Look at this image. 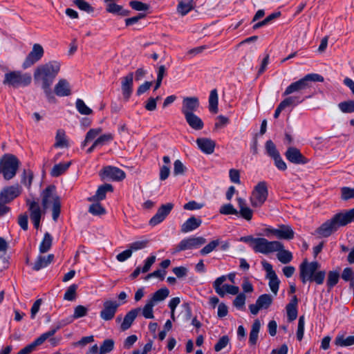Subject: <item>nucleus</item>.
Returning a JSON list of instances; mask_svg holds the SVG:
<instances>
[{"label": "nucleus", "instance_id": "f257e3e1", "mask_svg": "<svg viewBox=\"0 0 354 354\" xmlns=\"http://www.w3.org/2000/svg\"><path fill=\"white\" fill-rule=\"evenodd\" d=\"M324 82V77L317 73H310L305 75L303 78L291 83L285 90L283 95H290L283 100L277 107L274 118H277L281 112L286 107L290 106H295L302 103L306 98L310 97V95L304 97L302 93L303 91L310 87H311V82Z\"/></svg>", "mask_w": 354, "mask_h": 354}, {"label": "nucleus", "instance_id": "f03ea898", "mask_svg": "<svg viewBox=\"0 0 354 354\" xmlns=\"http://www.w3.org/2000/svg\"><path fill=\"white\" fill-rule=\"evenodd\" d=\"M41 204L44 211L38 202L34 200L28 199L26 204L28 206L30 211V219L33 223L35 228L38 229L40 225V220L43 213L45 210L52 205V216L53 221H56L60 214L61 203L59 196L55 192V187L54 185H49L41 193Z\"/></svg>", "mask_w": 354, "mask_h": 354}, {"label": "nucleus", "instance_id": "7ed1b4c3", "mask_svg": "<svg viewBox=\"0 0 354 354\" xmlns=\"http://www.w3.org/2000/svg\"><path fill=\"white\" fill-rule=\"evenodd\" d=\"M60 68L61 64L59 62L50 61L38 66L34 71L35 82L41 85L49 100L53 98L50 87L58 75Z\"/></svg>", "mask_w": 354, "mask_h": 354}, {"label": "nucleus", "instance_id": "20e7f679", "mask_svg": "<svg viewBox=\"0 0 354 354\" xmlns=\"http://www.w3.org/2000/svg\"><path fill=\"white\" fill-rule=\"evenodd\" d=\"M320 264L317 261L308 263L305 259L299 266V275L301 281L305 283L307 281H315L317 284L321 285L324 283L326 272L318 270Z\"/></svg>", "mask_w": 354, "mask_h": 354}, {"label": "nucleus", "instance_id": "39448f33", "mask_svg": "<svg viewBox=\"0 0 354 354\" xmlns=\"http://www.w3.org/2000/svg\"><path fill=\"white\" fill-rule=\"evenodd\" d=\"M19 165L20 162L15 156L6 153L0 159V174H3L5 180H9L15 176Z\"/></svg>", "mask_w": 354, "mask_h": 354}, {"label": "nucleus", "instance_id": "423d86ee", "mask_svg": "<svg viewBox=\"0 0 354 354\" xmlns=\"http://www.w3.org/2000/svg\"><path fill=\"white\" fill-rule=\"evenodd\" d=\"M32 81V77L29 73H22L19 71H14L5 74L3 84L18 88L19 86H27Z\"/></svg>", "mask_w": 354, "mask_h": 354}, {"label": "nucleus", "instance_id": "0eeeda50", "mask_svg": "<svg viewBox=\"0 0 354 354\" xmlns=\"http://www.w3.org/2000/svg\"><path fill=\"white\" fill-rule=\"evenodd\" d=\"M268 190L267 183L265 181L259 182L252 191L250 201L253 207H259L267 200Z\"/></svg>", "mask_w": 354, "mask_h": 354}, {"label": "nucleus", "instance_id": "6e6552de", "mask_svg": "<svg viewBox=\"0 0 354 354\" xmlns=\"http://www.w3.org/2000/svg\"><path fill=\"white\" fill-rule=\"evenodd\" d=\"M283 248V244L279 241H269L265 238H257V243L254 245V251L266 254L279 250Z\"/></svg>", "mask_w": 354, "mask_h": 354}, {"label": "nucleus", "instance_id": "1a4fd4ad", "mask_svg": "<svg viewBox=\"0 0 354 354\" xmlns=\"http://www.w3.org/2000/svg\"><path fill=\"white\" fill-rule=\"evenodd\" d=\"M227 280V277L222 275L218 277L213 283V287L215 292L221 297H224L225 295L228 293L232 295H237L239 292V288L238 286L223 284V283Z\"/></svg>", "mask_w": 354, "mask_h": 354}, {"label": "nucleus", "instance_id": "9d476101", "mask_svg": "<svg viewBox=\"0 0 354 354\" xmlns=\"http://www.w3.org/2000/svg\"><path fill=\"white\" fill-rule=\"evenodd\" d=\"M205 243L206 239L202 236L184 239L175 246L172 253L175 254L180 251L198 248Z\"/></svg>", "mask_w": 354, "mask_h": 354}, {"label": "nucleus", "instance_id": "9b49d317", "mask_svg": "<svg viewBox=\"0 0 354 354\" xmlns=\"http://www.w3.org/2000/svg\"><path fill=\"white\" fill-rule=\"evenodd\" d=\"M44 54V50L42 46L39 44H35L23 62V68L26 69L33 66L42 58Z\"/></svg>", "mask_w": 354, "mask_h": 354}, {"label": "nucleus", "instance_id": "f8f14e48", "mask_svg": "<svg viewBox=\"0 0 354 354\" xmlns=\"http://www.w3.org/2000/svg\"><path fill=\"white\" fill-rule=\"evenodd\" d=\"M341 226L337 214H335L332 218L326 221L317 228V233L323 237H328Z\"/></svg>", "mask_w": 354, "mask_h": 354}, {"label": "nucleus", "instance_id": "ddd939ff", "mask_svg": "<svg viewBox=\"0 0 354 354\" xmlns=\"http://www.w3.org/2000/svg\"><path fill=\"white\" fill-rule=\"evenodd\" d=\"M261 264L266 272V277L269 279V287L274 295H277L279 290L280 281L273 270L272 266L270 263L266 261H263Z\"/></svg>", "mask_w": 354, "mask_h": 354}, {"label": "nucleus", "instance_id": "4468645a", "mask_svg": "<svg viewBox=\"0 0 354 354\" xmlns=\"http://www.w3.org/2000/svg\"><path fill=\"white\" fill-rule=\"evenodd\" d=\"M273 298L269 294L260 295L255 304L249 305V309L252 315H257L261 309H268L272 304Z\"/></svg>", "mask_w": 354, "mask_h": 354}, {"label": "nucleus", "instance_id": "2eb2a0df", "mask_svg": "<svg viewBox=\"0 0 354 354\" xmlns=\"http://www.w3.org/2000/svg\"><path fill=\"white\" fill-rule=\"evenodd\" d=\"M120 304L117 301L106 300L103 303V308L100 312V317L104 321L111 320L116 313Z\"/></svg>", "mask_w": 354, "mask_h": 354}, {"label": "nucleus", "instance_id": "dca6fc26", "mask_svg": "<svg viewBox=\"0 0 354 354\" xmlns=\"http://www.w3.org/2000/svg\"><path fill=\"white\" fill-rule=\"evenodd\" d=\"M199 106L200 102L197 97H185L182 102L181 112L184 116L194 113Z\"/></svg>", "mask_w": 354, "mask_h": 354}, {"label": "nucleus", "instance_id": "f3484780", "mask_svg": "<svg viewBox=\"0 0 354 354\" xmlns=\"http://www.w3.org/2000/svg\"><path fill=\"white\" fill-rule=\"evenodd\" d=\"M174 207V204L169 203L162 205L156 214L150 219L149 223L151 226H156L162 222Z\"/></svg>", "mask_w": 354, "mask_h": 354}, {"label": "nucleus", "instance_id": "a211bd4d", "mask_svg": "<svg viewBox=\"0 0 354 354\" xmlns=\"http://www.w3.org/2000/svg\"><path fill=\"white\" fill-rule=\"evenodd\" d=\"M21 188L18 185L5 187L0 192V202L4 205L11 202L21 194Z\"/></svg>", "mask_w": 354, "mask_h": 354}, {"label": "nucleus", "instance_id": "6ab92c4d", "mask_svg": "<svg viewBox=\"0 0 354 354\" xmlns=\"http://www.w3.org/2000/svg\"><path fill=\"white\" fill-rule=\"evenodd\" d=\"M102 178H108L115 181H120L125 178V173L120 169L107 166L104 167L102 171Z\"/></svg>", "mask_w": 354, "mask_h": 354}, {"label": "nucleus", "instance_id": "aec40b11", "mask_svg": "<svg viewBox=\"0 0 354 354\" xmlns=\"http://www.w3.org/2000/svg\"><path fill=\"white\" fill-rule=\"evenodd\" d=\"M285 156L288 161L296 165H304L308 162V159L301 154L300 151L293 147L288 148L285 153Z\"/></svg>", "mask_w": 354, "mask_h": 354}, {"label": "nucleus", "instance_id": "412c9836", "mask_svg": "<svg viewBox=\"0 0 354 354\" xmlns=\"http://www.w3.org/2000/svg\"><path fill=\"white\" fill-rule=\"evenodd\" d=\"M133 73H129L122 78L121 89L124 98L128 100L133 92Z\"/></svg>", "mask_w": 354, "mask_h": 354}, {"label": "nucleus", "instance_id": "4be33fe9", "mask_svg": "<svg viewBox=\"0 0 354 354\" xmlns=\"http://www.w3.org/2000/svg\"><path fill=\"white\" fill-rule=\"evenodd\" d=\"M279 239H292L294 238V232L290 226L281 225L278 229L267 230Z\"/></svg>", "mask_w": 354, "mask_h": 354}, {"label": "nucleus", "instance_id": "5701e85b", "mask_svg": "<svg viewBox=\"0 0 354 354\" xmlns=\"http://www.w3.org/2000/svg\"><path fill=\"white\" fill-rule=\"evenodd\" d=\"M196 142L202 152L206 154H212L214 151L216 142L207 138H197Z\"/></svg>", "mask_w": 354, "mask_h": 354}, {"label": "nucleus", "instance_id": "b1692460", "mask_svg": "<svg viewBox=\"0 0 354 354\" xmlns=\"http://www.w3.org/2000/svg\"><path fill=\"white\" fill-rule=\"evenodd\" d=\"M54 93L59 97L69 96L71 94V88L66 79H60L54 87Z\"/></svg>", "mask_w": 354, "mask_h": 354}, {"label": "nucleus", "instance_id": "393cba45", "mask_svg": "<svg viewBox=\"0 0 354 354\" xmlns=\"http://www.w3.org/2000/svg\"><path fill=\"white\" fill-rule=\"evenodd\" d=\"M202 224V219L200 217L191 216L182 225L180 231L183 233H187L195 230Z\"/></svg>", "mask_w": 354, "mask_h": 354}, {"label": "nucleus", "instance_id": "a878e982", "mask_svg": "<svg viewBox=\"0 0 354 354\" xmlns=\"http://www.w3.org/2000/svg\"><path fill=\"white\" fill-rule=\"evenodd\" d=\"M140 312V308H134L129 311L124 317L123 322L121 324L120 328L124 331L129 329L138 313Z\"/></svg>", "mask_w": 354, "mask_h": 354}, {"label": "nucleus", "instance_id": "bb28decb", "mask_svg": "<svg viewBox=\"0 0 354 354\" xmlns=\"http://www.w3.org/2000/svg\"><path fill=\"white\" fill-rule=\"evenodd\" d=\"M238 202V205L239 207V214L241 215L242 218L247 221H250L252 218L253 211L250 207L247 206L246 201L245 199L242 198H236Z\"/></svg>", "mask_w": 354, "mask_h": 354}, {"label": "nucleus", "instance_id": "cd10ccee", "mask_svg": "<svg viewBox=\"0 0 354 354\" xmlns=\"http://www.w3.org/2000/svg\"><path fill=\"white\" fill-rule=\"evenodd\" d=\"M54 259L53 254L48 256L39 255L32 266V269L39 271L42 268L47 267Z\"/></svg>", "mask_w": 354, "mask_h": 354}, {"label": "nucleus", "instance_id": "c85d7f7f", "mask_svg": "<svg viewBox=\"0 0 354 354\" xmlns=\"http://www.w3.org/2000/svg\"><path fill=\"white\" fill-rule=\"evenodd\" d=\"M87 312L88 309L85 306L79 305L75 308L74 314L72 317L68 318L66 321H61L59 324L62 325V327L66 326L68 324L71 323L75 319H78L86 316Z\"/></svg>", "mask_w": 354, "mask_h": 354}, {"label": "nucleus", "instance_id": "c756f323", "mask_svg": "<svg viewBox=\"0 0 354 354\" xmlns=\"http://www.w3.org/2000/svg\"><path fill=\"white\" fill-rule=\"evenodd\" d=\"M185 119L189 126L194 130H201L204 127L203 120L195 113L185 115Z\"/></svg>", "mask_w": 354, "mask_h": 354}, {"label": "nucleus", "instance_id": "7c9ffc66", "mask_svg": "<svg viewBox=\"0 0 354 354\" xmlns=\"http://www.w3.org/2000/svg\"><path fill=\"white\" fill-rule=\"evenodd\" d=\"M297 296H294L290 302L286 306L288 319L290 322L294 321L297 317Z\"/></svg>", "mask_w": 354, "mask_h": 354}, {"label": "nucleus", "instance_id": "2f4dec72", "mask_svg": "<svg viewBox=\"0 0 354 354\" xmlns=\"http://www.w3.org/2000/svg\"><path fill=\"white\" fill-rule=\"evenodd\" d=\"M108 192H113V186L110 184H104L98 187L95 195L89 198V201H102L106 198V194Z\"/></svg>", "mask_w": 354, "mask_h": 354}, {"label": "nucleus", "instance_id": "473e14b6", "mask_svg": "<svg viewBox=\"0 0 354 354\" xmlns=\"http://www.w3.org/2000/svg\"><path fill=\"white\" fill-rule=\"evenodd\" d=\"M334 344L338 347H347L354 345V335L346 337L344 334H338Z\"/></svg>", "mask_w": 354, "mask_h": 354}, {"label": "nucleus", "instance_id": "72a5a7b5", "mask_svg": "<svg viewBox=\"0 0 354 354\" xmlns=\"http://www.w3.org/2000/svg\"><path fill=\"white\" fill-rule=\"evenodd\" d=\"M106 12L120 16H128L129 11L123 8L122 6L115 3L113 1L107 3Z\"/></svg>", "mask_w": 354, "mask_h": 354}, {"label": "nucleus", "instance_id": "f704fd0d", "mask_svg": "<svg viewBox=\"0 0 354 354\" xmlns=\"http://www.w3.org/2000/svg\"><path fill=\"white\" fill-rule=\"evenodd\" d=\"M336 214L342 226H344L349 223L354 222V207L344 213L341 212Z\"/></svg>", "mask_w": 354, "mask_h": 354}, {"label": "nucleus", "instance_id": "c9c22d12", "mask_svg": "<svg viewBox=\"0 0 354 354\" xmlns=\"http://www.w3.org/2000/svg\"><path fill=\"white\" fill-rule=\"evenodd\" d=\"M169 290L167 288H162L156 291L149 301L156 305V303L165 300L169 296Z\"/></svg>", "mask_w": 354, "mask_h": 354}, {"label": "nucleus", "instance_id": "e433bc0d", "mask_svg": "<svg viewBox=\"0 0 354 354\" xmlns=\"http://www.w3.org/2000/svg\"><path fill=\"white\" fill-rule=\"evenodd\" d=\"M260 328V321L259 319L254 320V323L252 324L249 337V342L252 346L257 344Z\"/></svg>", "mask_w": 354, "mask_h": 354}, {"label": "nucleus", "instance_id": "4c0bfd02", "mask_svg": "<svg viewBox=\"0 0 354 354\" xmlns=\"http://www.w3.org/2000/svg\"><path fill=\"white\" fill-rule=\"evenodd\" d=\"M61 327L62 325L58 324L57 326L52 328L50 330L41 334L34 341L35 344H36L37 346L41 345L47 339L53 336Z\"/></svg>", "mask_w": 354, "mask_h": 354}, {"label": "nucleus", "instance_id": "58836bf2", "mask_svg": "<svg viewBox=\"0 0 354 354\" xmlns=\"http://www.w3.org/2000/svg\"><path fill=\"white\" fill-rule=\"evenodd\" d=\"M71 162H60L55 165L51 169L50 175L53 177H58L64 174L71 166Z\"/></svg>", "mask_w": 354, "mask_h": 354}, {"label": "nucleus", "instance_id": "ea45409f", "mask_svg": "<svg viewBox=\"0 0 354 354\" xmlns=\"http://www.w3.org/2000/svg\"><path fill=\"white\" fill-rule=\"evenodd\" d=\"M164 165L160 168V180H166L170 174V158L169 156H164L162 158Z\"/></svg>", "mask_w": 354, "mask_h": 354}, {"label": "nucleus", "instance_id": "a19ab883", "mask_svg": "<svg viewBox=\"0 0 354 354\" xmlns=\"http://www.w3.org/2000/svg\"><path fill=\"white\" fill-rule=\"evenodd\" d=\"M68 146V141L66 138V133L63 129H58L55 136V147H67Z\"/></svg>", "mask_w": 354, "mask_h": 354}, {"label": "nucleus", "instance_id": "79ce46f5", "mask_svg": "<svg viewBox=\"0 0 354 354\" xmlns=\"http://www.w3.org/2000/svg\"><path fill=\"white\" fill-rule=\"evenodd\" d=\"M209 109L212 113H216L218 109V93L216 89L211 91L209 97Z\"/></svg>", "mask_w": 354, "mask_h": 354}, {"label": "nucleus", "instance_id": "37998d69", "mask_svg": "<svg viewBox=\"0 0 354 354\" xmlns=\"http://www.w3.org/2000/svg\"><path fill=\"white\" fill-rule=\"evenodd\" d=\"M52 242V236L48 232H46L44 234V239L39 245V252L41 253L48 252L51 248Z\"/></svg>", "mask_w": 354, "mask_h": 354}, {"label": "nucleus", "instance_id": "c03bdc74", "mask_svg": "<svg viewBox=\"0 0 354 354\" xmlns=\"http://www.w3.org/2000/svg\"><path fill=\"white\" fill-rule=\"evenodd\" d=\"M194 8L193 0H189L187 2H184L183 1H180L177 10L178 12L183 16L187 15L189 11H191Z\"/></svg>", "mask_w": 354, "mask_h": 354}, {"label": "nucleus", "instance_id": "a18cd8bd", "mask_svg": "<svg viewBox=\"0 0 354 354\" xmlns=\"http://www.w3.org/2000/svg\"><path fill=\"white\" fill-rule=\"evenodd\" d=\"M339 274L337 271H329L328 273L326 286L330 290L339 281Z\"/></svg>", "mask_w": 354, "mask_h": 354}, {"label": "nucleus", "instance_id": "49530a36", "mask_svg": "<svg viewBox=\"0 0 354 354\" xmlns=\"http://www.w3.org/2000/svg\"><path fill=\"white\" fill-rule=\"evenodd\" d=\"M277 252H278L277 254V259L282 263L286 264L292 261V255L290 251L283 250V248Z\"/></svg>", "mask_w": 354, "mask_h": 354}, {"label": "nucleus", "instance_id": "de8ad7c7", "mask_svg": "<svg viewBox=\"0 0 354 354\" xmlns=\"http://www.w3.org/2000/svg\"><path fill=\"white\" fill-rule=\"evenodd\" d=\"M115 342L112 339H105L101 344L99 350V354H106L110 353L114 348Z\"/></svg>", "mask_w": 354, "mask_h": 354}, {"label": "nucleus", "instance_id": "09e8293b", "mask_svg": "<svg viewBox=\"0 0 354 354\" xmlns=\"http://www.w3.org/2000/svg\"><path fill=\"white\" fill-rule=\"evenodd\" d=\"M76 109L82 115H91L93 113L91 109L88 107L81 99H77L75 102Z\"/></svg>", "mask_w": 354, "mask_h": 354}, {"label": "nucleus", "instance_id": "8fccbe9b", "mask_svg": "<svg viewBox=\"0 0 354 354\" xmlns=\"http://www.w3.org/2000/svg\"><path fill=\"white\" fill-rule=\"evenodd\" d=\"M155 305L151 302L150 301H147L145 306L142 310V314L143 317L146 319H153V308Z\"/></svg>", "mask_w": 354, "mask_h": 354}, {"label": "nucleus", "instance_id": "3c124183", "mask_svg": "<svg viewBox=\"0 0 354 354\" xmlns=\"http://www.w3.org/2000/svg\"><path fill=\"white\" fill-rule=\"evenodd\" d=\"M77 284H72L66 290L64 295V299L67 301H73L76 298V291L77 290Z\"/></svg>", "mask_w": 354, "mask_h": 354}, {"label": "nucleus", "instance_id": "603ef678", "mask_svg": "<svg viewBox=\"0 0 354 354\" xmlns=\"http://www.w3.org/2000/svg\"><path fill=\"white\" fill-rule=\"evenodd\" d=\"M73 3L80 10L88 13H91L94 10L91 4L85 0H74Z\"/></svg>", "mask_w": 354, "mask_h": 354}, {"label": "nucleus", "instance_id": "864d4df0", "mask_svg": "<svg viewBox=\"0 0 354 354\" xmlns=\"http://www.w3.org/2000/svg\"><path fill=\"white\" fill-rule=\"evenodd\" d=\"M266 149L268 156H270L272 158H274L280 155L279 152L276 148L275 145L270 140H268L266 142Z\"/></svg>", "mask_w": 354, "mask_h": 354}, {"label": "nucleus", "instance_id": "5fc2aeb1", "mask_svg": "<svg viewBox=\"0 0 354 354\" xmlns=\"http://www.w3.org/2000/svg\"><path fill=\"white\" fill-rule=\"evenodd\" d=\"M219 213L223 215H238L239 212L236 209L234 206L230 204H225L222 205L219 209Z\"/></svg>", "mask_w": 354, "mask_h": 354}, {"label": "nucleus", "instance_id": "6e6d98bb", "mask_svg": "<svg viewBox=\"0 0 354 354\" xmlns=\"http://www.w3.org/2000/svg\"><path fill=\"white\" fill-rule=\"evenodd\" d=\"M88 212L95 216H100L106 213L105 209L99 203L91 205Z\"/></svg>", "mask_w": 354, "mask_h": 354}, {"label": "nucleus", "instance_id": "4d7b16f0", "mask_svg": "<svg viewBox=\"0 0 354 354\" xmlns=\"http://www.w3.org/2000/svg\"><path fill=\"white\" fill-rule=\"evenodd\" d=\"M339 109L343 113H353L354 112V101L348 100L340 102L338 104Z\"/></svg>", "mask_w": 354, "mask_h": 354}, {"label": "nucleus", "instance_id": "13d9d810", "mask_svg": "<svg viewBox=\"0 0 354 354\" xmlns=\"http://www.w3.org/2000/svg\"><path fill=\"white\" fill-rule=\"evenodd\" d=\"M101 128H97V129H90L86 135L85 140L82 144L83 147H85L86 143L94 138H95L100 133L102 132Z\"/></svg>", "mask_w": 354, "mask_h": 354}, {"label": "nucleus", "instance_id": "bf43d9fd", "mask_svg": "<svg viewBox=\"0 0 354 354\" xmlns=\"http://www.w3.org/2000/svg\"><path fill=\"white\" fill-rule=\"evenodd\" d=\"M219 243L220 241L218 239L211 241L203 249H201V250L200 251L201 254L202 255H205L210 253L219 245Z\"/></svg>", "mask_w": 354, "mask_h": 354}, {"label": "nucleus", "instance_id": "052dcab7", "mask_svg": "<svg viewBox=\"0 0 354 354\" xmlns=\"http://www.w3.org/2000/svg\"><path fill=\"white\" fill-rule=\"evenodd\" d=\"M147 244V240L138 241L129 244V248L130 250H131V252H133V251H137L146 248Z\"/></svg>", "mask_w": 354, "mask_h": 354}, {"label": "nucleus", "instance_id": "680f3d73", "mask_svg": "<svg viewBox=\"0 0 354 354\" xmlns=\"http://www.w3.org/2000/svg\"><path fill=\"white\" fill-rule=\"evenodd\" d=\"M230 342V339L227 335L222 336L218 341V342L214 345V350L216 352L221 351L223 348H225L227 345Z\"/></svg>", "mask_w": 354, "mask_h": 354}, {"label": "nucleus", "instance_id": "e2e57ef3", "mask_svg": "<svg viewBox=\"0 0 354 354\" xmlns=\"http://www.w3.org/2000/svg\"><path fill=\"white\" fill-rule=\"evenodd\" d=\"M113 140V135L111 133H106V134L100 136L99 138H97L95 140V145H97L98 146L99 145L102 146V145H105L106 143L111 142Z\"/></svg>", "mask_w": 354, "mask_h": 354}, {"label": "nucleus", "instance_id": "0e129e2a", "mask_svg": "<svg viewBox=\"0 0 354 354\" xmlns=\"http://www.w3.org/2000/svg\"><path fill=\"white\" fill-rule=\"evenodd\" d=\"M342 199L348 201L351 198H354V189L348 187H344L341 189Z\"/></svg>", "mask_w": 354, "mask_h": 354}, {"label": "nucleus", "instance_id": "69168bd1", "mask_svg": "<svg viewBox=\"0 0 354 354\" xmlns=\"http://www.w3.org/2000/svg\"><path fill=\"white\" fill-rule=\"evenodd\" d=\"M203 206H204L203 203H199L195 201H191L185 203L183 205V208H184V209H186V210L192 211V210L200 209L202 207H203Z\"/></svg>", "mask_w": 354, "mask_h": 354}, {"label": "nucleus", "instance_id": "338daca9", "mask_svg": "<svg viewBox=\"0 0 354 354\" xmlns=\"http://www.w3.org/2000/svg\"><path fill=\"white\" fill-rule=\"evenodd\" d=\"M236 295V297L233 301V305L237 308H241L245 305V295L244 293H238Z\"/></svg>", "mask_w": 354, "mask_h": 354}, {"label": "nucleus", "instance_id": "774afa93", "mask_svg": "<svg viewBox=\"0 0 354 354\" xmlns=\"http://www.w3.org/2000/svg\"><path fill=\"white\" fill-rule=\"evenodd\" d=\"M185 167L180 160H176L174 163V174L175 176L183 174Z\"/></svg>", "mask_w": 354, "mask_h": 354}]
</instances>
